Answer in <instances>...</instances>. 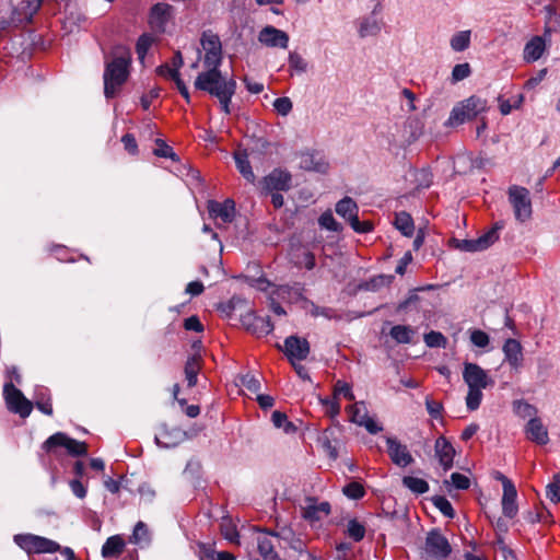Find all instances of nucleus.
Returning a JSON list of instances; mask_svg holds the SVG:
<instances>
[{
	"mask_svg": "<svg viewBox=\"0 0 560 560\" xmlns=\"http://www.w3.org/2000/svg\"><path fill=\"white\" fill-rule=\"evenodd\" d=\"M395 226L405 236H411L415 231L413 220L411 215L405 211H401L396 214Z\"/></svg>",
	"mask_w": 560,
	"mask_h": 560,
	"instance_id": "obj_33",
	"label": "nucleus"
},
{
	"mask_svg": "<svg viewBox=\"0 0 560 560\" xmlns=\"http://www.w3.org/2000/svg\"><path fill=\"white\" fill-rule=\"evenodd\" d=\"M153 43V37L149 34H142L137 42L136 51L139 59L142 61Z\"/></svg>",
	"mask_w": 560,
	"mask_h": 560,
	"instance_id": "obj_47",
	"label": "nucleus"
},
{
	"mask_svg": "<svg viewBox=\"0 0 560 560\" xmlns=\"http://www.w3.org/2000/svg\"><path fill=\"white\" fill-rule=\"evenodd\" d=\"M423 339L429 348H445L447 345L446 337L440 331L431 330L424 335Z\"/></svg>",
	"mask_w": 560,
	"mask_h": 560,
	"instance_id": "obj_40",
	"label": "nucleus"
},
{
	"mask_svg": "<svg viewBox=\"0 0 560 560\" xmlns=\"http://www.w3.org/2000/svg\"><path fill=\"white\" fill-rule=\"evenodd\" d=\"M502 351L504 361L510 365L511 370L518 373L523 368L524 354L521 342L516 339L509 338L504 341Z\"/></svg>",
	"mask_w": 560,
	"mask_h": 560,
	"instance_id": "obj_13",
	"label": "nucleus"
},
{
	"mask_svg": "<svg viewBox=\"0 0 560 560\" xmlns=\"http://www.w3.org/2000/svg\"><path fill=\"white\" fill-rule=\"evenodd\" d=\"M201 560H236L235 557L228 551H215L212 548H207L202 551Z\"/></svg>",
	"mask_w": 560,
	"mask_h": 560,
	"instance_id": "obj_46",
	"label": "nucleus"
},
{
	"mask_svg": "<svg viewBox=\"0 0 560 560\" xmlns=\"http://www.w3.org/2000/svg\"><path fill=\"white\" fill-rule=\"evenodd\" d=\"M470 44V32L463 31L456 33L451 39V47L455 51H464Z\"/></svg>",
	"mask_w": 560,
	"mask_h": 560,
	"instance_id": "obj_38",
	"label": "nucleus"
},
{
	"mask_svg": "<svg viewBox=\"0 0 560 560\" xmlns=\"http://www.w3.org/2000/svg\"><path fill=\"white\" fill-rule=\"evenodd\" d=\"M350 223V226L357 233H368L372 231L373 225L369 221L361 222L359 220L358 213H352L351 217L347 220Z\"/></svg>",
	"mask_w": 560,
	"mask_h": 560,
	"instance_id": "obj_50",
	"label": "nucleus"
},
{
	"mask_svg": "<svg viewBox=\"0 0 560 560\" xmlns=\"http://www.w3.org/2000/svg\"><path fill=\"white\" fill-rule=\"evenodd\" d=\"M124 549V539L118 535L110 536L102 547V556L104 558H117L122 553Z\"/></svg>",
	"mask_w": 560,
	"mask_h": 560,
	"instance_id": "obj_27",
	"label": "nucleus"
},
{
	"mask_svg": "<svg viewBox=\"0 0 560 560\" xmlns=\"http://www.w3.org/2000/svg\"><path fill=\"white\" fill-rule=\"evenodd\" d=\"M516 221L524 223L530 219L533 209L529 190L525 187L513 185L508 190Z\"/></svg>",
	"mask_w": 560,
	"mask_h": 560,
	"instance_id": "obj_6",
	"label": "nucleus"
},
{
	"mask_svg": "<svg viewBox=\"0 0 560 560\" xmlns=\"http://www.w3.org/2000/svg\"><path fill=\"white\" fill-rule=\"evenodd\" d=\"M122 54L107 62L104 71V94L106 98H113L129 75L130 54L122 49Z\"/></svg>",
	"mask_w": 560,
	"mask_h": 560,
	"instance_id": "obj_3",
	"label": "nucleus"
},
{
	"mask_svg": "<svg viewBox=\"0 0 560 560\" xmlns=\"http://www.w3.org/2000/svg\"><path fill=\"white\" fill-rule=\"evenodd\" d=\"M289 66L298 73H304L307 70V62L301 55L295 51L290 52L289 55Z\"/></svg>",
	"mask_w": 560,
	"mask_h": 560,
	"instance_id": "obj_53",
	"label": "nucleus"
},
{
	"mask_svg": "<svg viewBox=\"0 0 560 560\" xmlns=\"http://www.w3.org/2000/svg\"><path fill=\"white\" fill-rule=\"evenodd\" d=\"M394 280L393 275H377L359 284L363 291L377 292L383 288L389 287Z\"/></svg>",
	"mask_w": 560,
	"mask_h": 560,
	"instance_id": "obj_26",
	"label": "nucleus"
},
{
	"mask_svg": "<svg viewBox=\"0 0 560 560\" xmlns=\"http://www.w3.org/2000/svg\"><path fill=\"white\" fill-rule=\"evenodd\" d=\"M215 83H205L201 84L194 83L197 90L209 93L211 96H214L219 100L221 104V108L225 114H230V103L232 101L233 95L236 92V82L234 79H217Z\"/></svg>",
	"mask_w": 560,
	"mask_h": 560,
	"instance_id": "obj_5",
	"label": "nucleus"
},
{
	"mask_svg": "<svg viewBox=\"0 0 560 560\" xmlns=\"http://www.w3.org/2000/svg\"><path fill=\"white\" fill-rule=\"evenodd\" d=\"M423 550L427 559L444 560L452 552V547L439 529H432L427 534Z\"/></svg>",
	"mask_w": 560,
	"mask_h": 560,
	"instance_id": "obj_9",
	"label": "nucleus"
},
{
	"mask_svg": "<svg viewBox=\"0 0 560 560\" xmlns=\"http://www.w3.org/2000/svg\"><path fill=\"white\" fill-rule=\"evenodd\" d=\"M513 410L518 417H521L523 419L537 418L536 417V415L538 412L537 408L523 399H518L513 402Z\"/></svg>",
	"mask_w": 560,
	"mask_h": 560,
	"instance_id": "obj_36",
	"label": "nucleus"
},
{
	"mask_svg": "<svg viewBox=\"0 0 560 560\" xmlns=\"http://www.w3.org/2000/svg\"><path fill=\"white\" fill-rule=\"evenodd\" d=\"M433 505L446 517L453 518L455 515L451 502L443 495H435L432 498Z\"/></svg>",
	"mask_w": 560,
	"mask_h": 560,
	"instance_id": "obj_42",
	"label": "nucleus"
},
{
	"mask_svg": "<svg viewBox=\"0 0 560 560\" xmlns=\"http://www.w3.org/2000/svg\"><path fill=\"white\" fill-rule=\"evenodd\" d=\"M358 205L350 197L342 198L336 205L337 214L346 220H348V218L351 217L352 213H358Z\"/></svg>",
	"mask_w": 560,
	"mask_h": 560,
	"instance_id": "obj_34",
	"label": "nucleus"
},
{
	"mask_svg": "<svg viewBox=\"0 0 560 560\" xmlns=\"http://www.w3.org/2000/svg\"><path fill=\"white\" fill-rule=\"evenodd\" d=\"M241 323L243 327L255 335L256 337H264L272 332L273 324L270 317H260L248 310L245 314H241Z\"/></svg>",
	"mask_w": 560,
	"mask_h": 560,
	"instance_id": "obj_11",
	"label": "nucleus"
},
{
	"mask_svg": "<svg viewBox=\"0 0 560 560\" xmlns=\"http://www.w3.org/2000/svg\"><path fill=\"white\" fill-rule=\"evenodd\" d=\"M14 541L27 553H54L61 549L58 542L33 534L15 535Z\"/></svg>",
	"mask_w": 560,
	"mask_h": 560,
	"instance_id": "obj_7",
	"label": "nucleus"
},
{
	"mask_svg": "<svg viewBox=\"0 0 560 560\" xmlns=\"http://www.w3.org/2000/svg\"><path fill=\"white\" fill-rule=\"evenodd\" d=\"M172 7L166 3H156L151 9V24L154 27L163 28L170 16Z\"/></svg>",
	"mask_w": 560,
	"mask_h": 560,
	"instance_id": "obj_29",
	"label": "nucleus"
},
{
	"mask_svg": "<svg viewBox=\"0 0 560 560\" xmlns=\"http://www.w3.org/2000/svg\"><path fill=\"white\" fill-rule=\"evenodd\" d=\"M183 438V432L178 429H168L166 425H162L159 432L155 434V443L165 448L176 446Z\"/></svg>",
	"mask_w": 560,
	"mask_h": 560,
	"instance_id": "obj_22",
	"label": "nucleus"
},
{
	"mask_svg": "<svg viewBox=\"0 0 560 560\" xmlns=\"http://www.w3.org/2000/svg\"><path fill=\"white\" fill-rule=\"evenodd\" d=\"M487 101L472 95L457 105H455L450 114L448 119L445 121L446 127H456L466 121L472 120L480 113L486 112Z\"/></svg>",
	"mask_w": 560,
	"mask_h": 560,
	"instance_id": "obj_4",
	"label": "nucleus"
},
{
	"mask_svg": "<svg viewBox=\"0 0 560 560\" xmlns=\"http://www.w3.org/2000/svg\"><path fill=\"white\" fill-rule=\"evenodd\" d=\"M66 450L72 456H84L88 453V445L84 442L69 438Z\"/></svg>",
	"mask_w": 560,
	"mask_h": 560,
	"instance_id": "obj_49",
	"label": "nucleus"
},
{
	"mask_svg": "<svg viewBox=\"0 0 560 560\" xmlns=\"http://www.w3.org/2000/svg\"><path fill=\"white\" fill-rule=\"evenodd\" d=\"M207 209L211 218L220 219L224 223H231L235 217V202L232 199L223 202L209 200Z\"/></svg>",
	"mask_w": 560,
	"mask_h": 560,
	"instance_id": "obj_17",
	"label": "nucleus"
},
{
	"mask_svg": "<svg viewBox=\"0 0 560 560\" xmlns=\"http://www.w3.org/2000/svg\"><path fill=\"white\" fill-rule=\"evenodd\" d=\"M234 160H235L236 167H237L238 172L242 174V176L249 183H254L256 177L252 170L247 152L246 151L235 152Z\"/></svg>",
	"mask_w": 560,
	"mask_h": 560,
	"instance_id": "obj_28",
	"label": "nucleus"
},
{
	"mask_svg": "<svg viewBox=\"0 0 560 560\" xmlns=\"http://www.w3.org/2000/svg\"><path fill=\"white\" fill-rule=\"evenodd\" d=\"M338 395H343V397L350 401L354 400L351 386L343 381H337L335 384L334 396L337 398Z\"/></svg>",
	"mask_w": 560,
	"mask_h": 560,
	"instance_id": "obj_56",
	"label": "nucleus"
},
{
	"mask_svg": "<svg viewBox=\"0 0 560 560\" xmlns=\"http://www.w3.org/2000/svg\"><path fill=\"white\" fill-rule=\"evenodd\" d=\"M291 174L281 168L272 170L262 178V189L265 192L288 191L291 188Z\"/></svg>",
	"mask_w": 560,
	"mask_h": 560,
	"instance_id": "obj_12",
	"label": "nucleus"
},
{
	"mask_svg": "<svg viewBox=\"0 0 560 560\" xmlns=\"http://www.w3.org/2000/svg\"><path fill=\"white\" fill-rule=\"evenodd\" d=\"M384 7L382 3L374 4L371 12L355 21L357 32L360 38L377 36L384 27L382 18Z\"/></svg>",
	"mask_w": 560,
	"mask_h": 560,
	"instance_id": "obj_8",
	"label": "nucleus"
},
{
	"mask_svg": "<svg viewBox=\"0 0 560 560\" xmlns=\"http://www.w3.org/2000/svg\"><path fill=\"white\" fill-rule=\"evenodd\" d=\"M40 5L42 0H22L12 12V22L30 23Z\"/></svg>",
	"mask_w": 560,
	"mask_h": 560,
	"instance_id": "obj_18",
	"label": "nucleus"
},
{
	"mask_svg": "<svg viewBox=\"0 0 560 560\" xmlns=\"http://www.w3.org/2000/svg\"><path fill=\"white\" fill-rule=\"evenodd\" d=\"M453 242H454L455 247L463 252H469V253L480 252L476 238L475 240H453Z\"/></svg>",
	"mask_w": 560,
	"mask_h": 560,
	"instance_id": "obj_61",
	"label": "nucleus"
},
{
	"mask_svg": "<svg viewBox=\"0 0 560 560\" xmlns=\"http://www.w3.org/2000/svg\"><path fill=\"white\" fill-rule=\"evenodd\" d=\"M503 228L504 222L498 221L493 224V226L490 230H488L486 233L476 238L480 252L489 248L499 240L500 232L503 230Z\"/></svg>",
	"mask_w": 560,
	"mask_h": 560,
	"instance_id": "obj_25",
	"label": "nucleus"
},
{
	"mask_svg": "<svg viewBox=\"0 0 560 560\" xmlns=\"http://www.w3.org/2000/svg\"><path fill=\"white\" fill-rule=\"evenodd\" d=\"M416 330L406 325L393 326L389 335L397 343H411Z\"/></svg>",
	"mask_w": 560,
	"mask_h": 560,
	"instance_id": "obj_32",
	"label": "nucleus"
},
{
	"mask_svg": "<svg viewBox=\"0 0 560 560\" xmlns=\"http://www.w3.org/2000/svg\"><path fill=\"white\" fill-rule=\"evenodd\" d=\"M318 223L323 229L332 231V232H339L341 230L340 224L335 220L332 213L330 211L324 212L319 219Z\"/></svg>",
	"mask_w": 560,
	"mask_h": 560,
	"instance_id": "obj_48",
	"label": "nucleus"
},
{
	"mask_svg": "<svg viewBox=\"0 0 560 560\" xmlns=\"http://www.w3.org/2000/svg\"><path fill=\"white\" fill-rule=\"evenodd\" d=\"M348 411L350 413V420L358 425H361V423L369 417L368 409L363 401H359L350 406Z\"/></svg>",
	"mask_w": 560,
	"mask_h": 560,
	"instance_id": "obj_37",
	"label": "nucleus"
},
{
	"mask_svg": "<svg viewBox=\"0 0 560 560\" xmlns=\"http://www.w3.org/2000/svg\"><path fill=\"white\" fill-rule=\"evenodd\" d=\"M342 493L352 500H359L365 494L363 486L357 481H352L342 488Z\"/></svg>",
	"mask_w": 560,
	"mask_h": 560,
	"instance_id": "obj_44",
	"label": "nucleus"
},
{
	"mask_svg": "<svg viewBox=\"0 0 560 560\" xmlns=\"http://www.w3.org/2000/svg\"><path fill=\"white\" fill-rule=\"evenodd\" d=\"M527 438L540 445H545L549 441L548 431L539 418L529 419L525 429Z\"/></svg>",
	"mask_w": 560,
	"mask_h": 560,
	"instance_id": "obj_21",
	"label": "nucleus"
},
{
	"mask_svg": "<svg viewBox=\"0 0 560 560\" xmlns=\"http://www.w3.org/2000/svg\"><path fill=\"white\" fill-rule=\"evenodd\" d=\"M200 44L205 50L203 65L207 70L200 72L194 83H215L214 80L224 78L220 70L222 63L221 39L217 34L208 30L202 33Z\"/></svg>",
	"mask_w": 560,
	"mask_h": 560,
	"instance_id": "obj_1",
	"label": "nucleus"
},
{
	"mask_svg": "<svg viewBox=\"0 0 560 560\" xmlns=\"http://www.w3.org/2000/svg\"><path fill=\"white\" fill-rule=\"evenodd\" d=\"M546 50L545 38L540 36H534L528 40L523 50V58L526 62L537 61Z\"/></svg>",
	"mask_w": 560,
	"mask_h": 560,
	"instance_id": "obj_24",
	"label": "nucleus"
},
{
	"mask_svg": "<svg viewBox=\"0 0 560 560\" xmlns=\"http://www.w3.org/2000/svg\"><path fill=\"white\" fill-rule=\"evenodd\" d=\"M320 404L326 407V413L334 418L340 412V405L337 398H320Z\"/></svg>",
	"mask_w": 560,
	"mask_h": 560,
	"instance_id": "obj_59",
	"label": "nucleus"
},
{
	"mask_svg": "<svg viewBox=\"0 0 560 560\" xmlns=\"http://www.w3.org/2000/svg\"><path fill=\"white\" fill-rule=\"evenodd\" d=\"M471 73V69L469 63H458L452 70V82L457 83L466 78H468Z\"/></svg>",
	"mask_w": 560,
	"mask_h": 560,
	"instance_id": "obj_52",
	"label": "nucleus"
},
{
	"mask_svg": "<svg viewBox=\"0 0 560 560\" xmlns=\"http://www.w3.org/2000/svg\"><path fill=\"white\" fill-rule=\"evenodd\" d=\"M199 371H200V359L197 355L189 357L185 363V369H184L187 385L189 387L196 386Z\"/></svg>",
	"mask_w": 560,
	"mask_h": 560,
	"instance_id": "obj_31",
	"label": "nucleus"
},
{
	"mask_svg": "<svg viewBox=\"0 0 560 560\" xmlns=\"http://www.w3.org/2000/svg\"><path fill=\"white\" fill-rule=\"evenodd\" d=\"M241 384L252 393H258L260 389L259 380L250 373H247L241 377Z\"/></svg>",
	"mask_w": 560,
	"mask_h": 560,
	"instance_id": "obj_58",
	"label": "nucleus"
},
{
	"mask_svg": "<svg viewBox=\"0 0 560 560\" xmlns=\"http://www.w3.org/2000/svg\"><path fill=\"white\" fill-rule=\"evenodd\" d=\"M516 498L517 491L514 483L508 482V486H505V489L503 490V495L501 500L502 513L505 517L513 518L516 516L518 512Z\"/></svg>",
	"mask_w": 560,
	"mask_h": 560,
	"instance_id": "obj_20",
	"label": "nucleus"
},
{
	"mask_svg": "<svg viewBox=\"0 0 560 560\" xmlns=\"http://www.w3.org/2000/svg\"><path fill=\"white\" fill-rule=\"evenodd\" d=\"M451 483L458 490H467L470 487L469 478L459 472H453L451 475Z\"/></svg>",
	"mask_w": 560,
	"mask_h": 560,
	"instance_id": "obj_60",
	"label": "nucleus"
},
{
	"mask_svg": "<svg viewBox=\"0 0 560 560\" xmlns=\"http://www.w3.org/2000/svg\"><path fill=\"white\" fill-rule=\"evenodd\" d=\"M3 396L7 407L11 412L18 413L22 418L31 415L33 410L32 402L12 383L4 384Z\"/></svg>",
	"mask_w": 560,
	"mask_h": 560,
	"instance_id": "obj_10",
	"label": "nucleus"
},
{
	"mask_svg": "<svg viewBox=\"0 0 560 560\" xmlns=\"http://www.w3.org/2000/svg\"><path fill=\"white\" fill-rule=\"evenodd\" d=\"M69 436L66 433L57 432L50 435L43 444V448L50 452L54 447L62 446L66 448Z\"/></svg>",
	"mask_w": 560,
	"mask_h": 560,
	"instance_id": "obj_41",
	"label": "nucleus"
},
{
	"mask_svg": "<svg viewBox=\"0 0 560 560\" xmlns=\"http://www.w3.org/2000/svg\"><path fill=\"white\" fill-rule=\"evenodd\" d=\"M149 540L150 537L147 525L143 522H138L132 533V542L143 544L149 542Z\"/></svg>",
	"mask_w": 560,
	"mask_h": 560,
	"instance_id": "obj_51",
	"label": "nucleus"
},
{
	"mask_svg": "<svg viewBox=\"0 0 560 560\" xmlns=\"http://www.w3.org/2000/svg\"><path fill=\"white\" fill-rule=\"evenodd\" d=\"M546 495L553 503L560 502V472L553 476V481L546 487Z\"/></svg>",
	"mask_w": 560,
	"mask_h": 560,
	"instance_id": "obj_45",
	"label": "nucleus"
},
{
	"mask_svg": "<svg viewBox=\"0 0 560 560\" xmlns=\"http://www.w3.org/2000/svg\"><path fill=\"white\" fill-rule=\"evenodd\" d=\"M284 353L292 363L294 360H305L310 353V343L305 338L289 336L284 340Z\"/></svg>",
	"mask_w": 560,
	"mask_h": 560,
	"instance_id": "obj_14",
	"label": "nucleus"
},
{
	"mask_svg": "<svg viewBox=\"0 0 560 560\" xmlns=\"http://www.w3.org/2000/svg\"><path fill=\"white\" fill-rule=\"evenodd\" d=\"M463 380L468 386L466 407L470 411L479 408L482 400V389L493 386L494 381L477 363L466 362L463 369Z\"/></svg>",
	"mask_w": 560,
	"mask_h": 560,
	"instance_id": "obj_2",
	"label": "nucleus"
},
{
	"mask_svg": "<svg viewBox=\"0 0 560 560\" xmlns=\"http://www.w3.org/2000/svg\"><path fill=\"white\" fill-rule=\"evenodd\" d=\"M158 148L154 150V154L160 158H170L173 161L177 160V155L174 153L173 149L167 145L163 140H156Z\"/></svg>",
	"mask_w": 560,
	"mask_h": 560,
	"instance_id": "obj_57",
	"label": "nucleus"
},
{
	"mask_svg": "<svg viewBox=\"0 0 560 560\" xmlns=\"http://www.w3.org/2000/svg\"><path fill=\"white\" fill-rule=\"evenodd\" d=\"M402 485L416 494H423L429 490V483L421 478L405 476Z\"/></svg>",
	"mask_w": 560,
	"mask_h": 560,
	"instance_id": "obj_35",
	"label": "nucleus"
},
{
	"mask_svg": "<svg viewBox=\"0 0 560 560\" xmlns=\"http://www.w3.org/2000/svg\"><path fill=\"white\" fill-rule=\"evenodd\" d=\"M273 107L279 115L288 116L293 108V104L289 97L283 96L275 100Z\"/></svg>",
	"mask_w": 560,
	"mask_h": 560,
	"instance_id": "obj_54",
	"label": "nucleus"
},
{
	"mask_svg": "<svg viewBox=\"0 0 560 560\" xmlns=\"http://www.w3.org/2000/svg\"><path fill=\"white\" fill-rule=\"evenodd\" d=\"M300 166L306 171H314L318 173H326L328 170V163L323 159H317L314 154L305 153L302 154Z\"/></svg>",
	"mask_w": 560,
	"mask_h": 560,
	"instance_id": "obj_30",
	"label": "nucleus"
},
{
	"mask_svg": "<svg viewBox=\"0 0 560 560\" xmlns=\"http://www.w3.org/2000/svg\"><path fill=\"white\" fill-rule=\"evenodd\" d=\"M415 180L418 188H428L432 182V175L427 170H420L416 172Z\"/></svg>",
	"mask_w": 560,
	"mask_h": 560,
	"instance_id": "obj_62",
	"label": "nucleus"
},
{
	"mask_svg": "<svg viewBox=\"0 0 560 560\" xmlns=\"http://www.w3.org/2000/svg\"><path fill=\"white\" fill-rule=\"evenodd\" d=\"M271 421L273 425L278 429L282 428L285 433H290L295 431V425L288 420V417L285 413L276 410L271 415Z\"/></svg>",
	"mask_w": 560,
	"mask_h": 560,
	"instance_id": "obj_39",
	"label": "nucleus"
},
{
	"mask_svg": "<svg viewBox=\"0 0 560 560\" xmlns=\"http://www.w3.org/2000/svg\"><path fill=\"white\" fill-rule=\"evenodd\" d=\"M330 513V504L328 502L316 503L315 499L308 498L307 505L303 508V517L308 521H319Z\"/></svg>",
	"mask_w": 560,
	"mask_h": 560,
	"instance_id": "obj_23",
	"label": "nucleus"
},
{
	"mask_svg": "<svg viewBox=\"0 0 560 560\" xmlns=\"http://www.w3.org/2000/svg\"><path fill=\"white\" fill-rule=\"evenodd\" d=\"M435 456L445 471L453 467L456 454L452 443L444 436H439L434 445Z\"/></svg>",
	"mask_w": 560,
	"mask_h": 560,
	"instance_id": "obj_19",
	"label": "nucleus"
},
{
	"mask_svg": "<svg viewBox=\"0 0 560 560\" xmlns=\"http://www.w3.org/2000/svg\"><path fill=\"white\" fill-rule=\"evenodd\" d=\"M347 534L354 541H360L364 538L365 527L363 524L358 522L355 518L350 520L347 525Z\"/></svg>",
	"mask_w": 560,
	"mask_h": 560,
	"instance_id": "obj_43",
	"label": "nucleus"
},
{
	"mask_svg": "<svg viewBox=\"0 0 560 560\" xmlns=\"http://www.w3.org/2000/svg\"><path fill=\"white\" fill-rule=\"evenodd\" d=\"M425 408L428 413L432 418L438 419L439 417H441L443 410V406L441 402L431 400L430 398H425Z\"/></svg>",
	"mask_w": 560,
	"mask_h": 560,
	"instance_id": "obj_64",
	"label": "nucleus"
},
{
	"mask_svg": "<svg viewBox=\"0 0 560 560\" xmlns=\"http://www.w3.org/2000/svg\"><path fill=\"white\" fill-rule=\"evenodd\" d=\"M469 338L471 343L478 348H486L490 342L489 335L480 329L471 330Z\"/></svg>",
	"mask_w": 560,
	"mask_h": 560,
	"instance_id": "obj_55",
	"label": "nucleus"
},
{
	"mask_svg": "<svg viewBox=\"0 0 560 560\" xmlns=\"http://www.w3.org/2000/svg\"><path fill=\"white\" fill-rule=\"evenodd\" d=\"M258 40L267 47H280L285 49L289 44V36L284 31L267 25L259 32Z\"/></svg>",
	"mask_w": 560,
	"mask_h": 560,
	"instance_id": "obj_15",
	"label": "nucleus"
},
{
	"mask_svg": "<svg viewBox=\"0 0 560 560\" xmlns=\"http://www.w3.org/2000/svg\"><path fill=\"white\" fill-rule=\"evenodd\" d=\"M258 551L262 559L276 552L271 540L266 537L258 538Z\"/></svg>",
	"mask_w": 560,
	"mask_h": 560,
	"instance_id": "obj_63",
	"label": "nucleus"
},
{
	"mask_svg": "<svg viewBox=\"0 0 560 560\" xmlns=\"http://www.w3.org/2000/svg\"><path fill=\"white\" fill-rule=\"evenodd\" d=\"M386 444L388 455L395 465L406 467L413 462L407 446L401 444L397 439L387 436Z\"/></svg>",
	"mask_w": 560,
	"mask_h": 560,
	"instance_id": "obj_16",
	"label": "nucleus"
}]
</instances>
